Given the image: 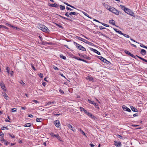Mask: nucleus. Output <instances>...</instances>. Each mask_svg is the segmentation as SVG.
Masks as SVG:
<instances>
[{
  "label": "nucleus",
  "instance_id": "nucleus-1",
  "mask_svg": "<svg viewBox=\"0 0 147 147\" xmlns=\"http://www.w3.org/2000/svg\"><path fill=\"white\" fill-rule=\"evenodd\" d=\"M37 27L42 31L46 33H49L50 32V30L44 25L38 24L37 25Z\"/></svg>",
  "mask_w": 147,
  "mask_h": 147
},
{
  "label": "nucleus",
  "instance_id": "nucleus-2",
  "mask_svg": "<svg viewBox=\"0 0 147 147\" xmlns=\"http://www.w3.org/2000/svg\"><path fill=\"white\" fill-rule=\"evenodd\" d=\"M74 44L76 46V48L78 49L84 51H86V49L82 46L79 45L76 42H74Z\"/></svg>",
  "mask_w": 147,
  "mask_h": 147
},
{
  "label": "nucleus",
  "instance_id": "nucleus-3",
  "mask_svg": "<svg viewBox=\"0 0 147 147\" xmlns=\"http://www.w3.org/2000/svg\"><path fill=\"white\" fill-rule=\"evenodd\" d=\"M125 12L131 16H134V13L129 8H126V9L125 11Z\"/></svg>",
  "mask_w": 147,
  "mask_h": 147
},
{
  "label": "nucleus",
  "instance_id": "nucleus-4",
  "mask_svg": "<svg viewBox=\"0 0 147 147\" xmlns=\"http://www.w3.org/2000/svg\"><path fill=\"white\" fill-rule=\"evenodd\" d=\"M98 58L103 62L106 63L107 64H110L111 63L109 61H107L106 59L104 58L102 56H99Z\"/></svg>",
  "mask_w": 147,
  "mask_h": 147
},
{
  "label": "nucleus",
  "instance_id": "nucleus-5",
  "mask_svg": "<svg viewBox=\"0 0 147 147\" xmlns=\"http://www.w3.org/2000/svg\"><path fill=\"white\" fill-rule=\"evenodd\" d=\"M38 42L39 44L42 45L43 44V42L42 40V38L41 36H38Z\"/></svg>",
  "mask_w": 147,
  "mask_h": 147
},
{
  "label": "nucleus",
  "instance_id": "nucleus-6",
  "mask_svg": "<svg viewBox=\"0 0 147 147\" xmlns=\"http://www.w3.org/2000/svg\"><path fill=\"white\" fill-rule=\"evenodd\" d=\"M67 125L68 128H69L71 130L73 131L74 132H75L76 131V129L74 127L72 126V125L70 124H67Z\"/></svg>",
  "mask_w": 147,
  "mask_h": 147
},
{
  "label": "nucleus",
  "instance_id": "nucleus-7",
  "mask_svg": "<svg viewBox=\"0 0 147 147\" xmlns=\"http://www.w3.org/2000/svg\"><path fill=\"white\" fill-rule=\"evenodd\" d=\"M54 123L56 127L59 128V127L60 126V123L59 120H55L54 122Z\"/></svg>",
  "mask_w": 147,
  "mask_h": 147
},
{
  "label": "nucleus",
  "instance_id": "nucleus-8",
  "mask_svg": "<svg viewBox=\"0 0 147 147\" xmlns=\"http://www.w3.org/2000/svg\"><path fill=\"white\" fill-rule=\"evenodd\" d=\"M124 52L125 54H126L130 56H131L133 58H134L136 59V56L134 55L133 54H131L130 52L129 51H127V50H125L124 51Z\"/></svg>",
  "mask_w": 147,
  "mask_h": 147
},
{
  "label": "nucleus",
  "instance_id": "nucleus-9",
  "mask_svg": "<svg viewBox=\"0 0 147 147\" xmlns=\"http://www.w3.org/2000/svg\"><path fill=\"white\" fill-rule=\"evenodd\" d=\"M112 8L113 9V10L112 9V12L117 15H119V13H120V12H119V11L117 10L115 8Z\"/></svg>",
  "mask_w": 147,
  "mask_h": 147
},
{
  "label": "nucleus",
  "instance_id": "nucleus-10",
  "mask_svg": "<svg viewBox=\"0 0 147 147\" xmlns=\"http://www.w3.org/2000/svg\"><path fill=\"white\" fill-rule=\"evenodd\" d=\"M122 107L124 111H128L129 112H131V110L125 105H123Z\"/></svg>",
  "mask_w": 147,
  "mask_h": 147
},
{
  "label": "nucleus",
  "instance_id": "nucleus-11",
  "mask_svg": "<svg viewBox=\"0 0 147 147\" xmlns=\"http://www.w3.org/2000/svg\"><path fill=\"white\" fill-rule=\"evenodd\" d=\"M48 5L50 7H57L58 6H59V5L57 4L56 3H55L54 4H53L49 3L48 4Z\"/></svg>",
  "mask_w": 147,
  "mask_h": 147
},
{
  "label": "nucleus",
  "instance_id": "nucleus-12",
  "mask_svg": "<svg viewBox=\"0 0 147 147\" xmlns=\"http://www.w3.org/2000/svg\"><path fill=\"white\" fill-rule=\"evenodd\" d=\"M90 50L91 51H93L94 52H95V53H96L98 55H100V52H98L97 50H96L95 49H94L92 48H90Z\"/></svg>",
  "mask_w": 147,
  "mask_h": 147
},
{
  "label": "nucleus",
  "instance_id": "nucleus-13",
  "mask_svg": "<svg viewBox=\"0 0 147 147\" xmlns=\"http://www.w3.org/2000/svg\"><path fill=\"white\" fill-rule=\"evenodd\" d=\"M114 144L116 146L118 147L121 146V142H120L115 141L114 142Z\"/></svg>",
  "mask_w": 147,
  "mask_h": 147
},
{
  "label": "nucleus",
  "instance_id": "nucleus-14",
  "mask_svg": "<svg viewBox=\"0 0 147 147\" xmlns=\"http://www.w3.org/2000/svg\"><path fill=\"white\" fill-rule=\"evenodd\" d=\"M80 57L82 58H83L84 59H86L88 60H90V58L89 57H87L86 55H81L80 56Z\"/></svg>",
  "mask_w": 147,
  "mask_h": 147
},
{
  "label": "nucleus",
  "instance_id": "nucleus-15",
  "mask_svg": "<svg viewBox=\"0 0 147 147\" xmlns=\"http://www.w3.org/2000/svg\"><path fill=\"white\" fill-rule=\"evenodd\" d=\"M130 108L132 111L135 112H138V110L137 109L134 107L133 106H131L130 107Z\"/></svg>",
  "mask_w": 147,
  "mask_h": 147
},
{
  "label": "nucleus",
  "instance_id": "nucleus-16",
  "mask_svg": "<svg viewBox=\"0 0 147 147\" xmlns=\"http://www.w3.org/2000/svg\"><path fill=\"white\" fill-rule=\"evenodd\" d=\"M113 29H114V30L115 31V32L118 33L119 34H120L121 35L122 34V33L121 31L117 29L114 28Z\"/></svg>",
  "mask_w": 147,
  "mask_h": 147
},
{
  "label": "nucleus",
  "instance_id": "nucleus-17",
  "mask_svg": "<svg viewBox=\"0 0 147 147\" xmlns=\"http://www.w3.org/2000/svg\"><path fill=\"white\" fill-rule=\"evenodd\" d=\"M78 14V13H76L74 12H71L69 13V15L71 16L72 15H77Z\"/></svg>",
  "mask_w": 147,
  "mask_h": 147
},
{
  "label": "nucleus",
  "instance_id": "nucleus-18",
  "mask_svg": "<svg viewBox=\"0 0 147 147\" xmlns=\"http://www.w3.org/2000/svg\"><path fill=\"white\" fill-rule=\"evenodd\" d=\"M140 53L142 55H144L146 54V51L144 49H142L141 50Z\"/></svg>",
  "mask_w": 147,
  "mask_h": 147
},
{
  "label": "nucleus",
  "instance_id": "nucleus-19",
  "mask_svg": "<svg viewBox=\"0 0 147 147\" xmlns=\"http://www.w3.org/2000/svg\"><path fill=\"white\" fill-rule=\"evenodd\" d=\"M136 57H138L141 60H142V61L147 63V60L145 59H144L143 58L141 57H140L138 55H136Z\"/></svg>",
  "mask_w": 147,
  "mask_h": 147
},
{
  "label": "nucleus",
  "instance_id": "nucleus-20",
  "mask_svg": "<svg viewBox=\"0 0 147 147\" xmlns=\"http://www.w3.org/2000/svg\"><path fill=\"white\" fill-rule=\"evenodd\" d=\"M59 16L61 18H62L63 19L67 20H68V21H72L70 19H69V18H65V17H64L62 16H61V15H59Z\"/></svg>",
  "mask_w": 147,
  "mask_h": 147
},
{
  "label": "nucleus",
  "instance_id": "nucleus-21",
  "mask_svg": "<svg viewBox=\"0 0 147 147\" xmlns=\"http://www.w3.org/2000/svg\"><path fill=\"white\" fill-rule=\"evenodd\" d=\"M85 113L90 117L91 116H92V114L88 112L87 111H85Z\"/></svg>",
  "mask_w": 147,
  "mask_h": 147
},
{
  "label": "nucleus",
  "instance_id": "nucleus-22",
  "mask_svg": "<svg viewBox=\"0 0 147 147\" xmlns=\"http://www.w3.org/2000/svg\"><path fill=\"white\" fill-rule=\"evenodd\" d=\"M109 23L112 24L113 25H115V21L113 20H109Z\"/></svg>",
  "mask_w": 147,
  "mask_h": 147
},
{
  "label": "nucleus",
  "instance_id": "nucleus-23",
  "mask_svg": "<svg viewBox=\"0 0 147 147\" xmlns=\"http://www.w3.org/2000/svg\"><path fill=\"white\" fill-rule=\"evenodd\" d=\"M120 7H121V8L124 11H125V10L126 9V8L123 5H120Z\"/></svg>",
  "mask_w": 147,
  "mask_h": 147
},
{
  "label": "nucleus",
  "instance_id": "nucleus-24",
  "mask_svg": "<svg viewBox=\"0 0 147 147\" xmlns=\"http://www.w3.org/2000/svg\"><path fill=\"white\" fill-rule=\"evenodd\" d=\"M86 79L88 80L91 81H93V79L92 77H90L89 76H88V77L86 78Z\"/></svg>",
  "mask_w": 147,
  "mask_h": 147
},
{
  "label": "nucleus",
  "instance_id": "nucleus-25",
  "mask_svg": "<svg viewBox=\"0 0 147 147\" xmlns=\"http://www.w3.org/2000/svg\"><path fill=\"white\" fill-rule=\"evenodd\" d=\"M1 88L3 90V91L5 92L6 91V89L5 88V85L3 86H1Z\"/></svg>",
  "mask_w": 147,
  "mask_h": 147
},
{
  "label": "nucleus",
  "instance_id": "nucleus-26",
  "mask_svg": "<svg viewBox=\"0 0 147 147\" xmlns=\"http://www.w3.org/2000/svg\"><path fill=\"white\" fill-rule=\"evenodd\" d=\"M59 56L61 58L63 59L64 60H65L66 59V57L64 56L62 54H60Z\"/></svg>",
  "mask_w": 147,
  "mask_h": 147
},
{
  "label": "nucleus",
  "instance_id": "nucleus-27",
  "mask_svg": "<svg viewBox=\"0 0 147 147\" xmlns=\"http://www.w3.org/2000/svg\"><path fill=\"white\" fill-rule=\"evenodd\" d=\"M90 117H91L92 119L94 120H96V121L97 120V119H98L97 118H96V117L95 116H94L92 115V116H91Z\"/></svg>",
  "mask_w": 147,
  "mask_h": 147
},
{
  "label": "nucleus",
  "instance_id": "nucleus-28",
  "mask_svg": "<svg viewBox=\"0 0 147 147\" xmlns=\"http://www.w3.org/2000/svg\"><path fill=\"white\" fill-rule=\"evenodd\" d=\"M59 7L61 10H63L65 9V6L62 5H59Z\"/></svg>",
  "mask_w": 147,
  "mask_h": 147
},
{
  "label": "nucleus",
  "instance_id": "nucleus-29",
  "mask_svg": "<svg viewBox=\"0 0 147 147\" xmlns=\"http://www.w3.org/2000/svg\"><path fill=\"white\" fill-rule=\"evenodd\" d=\"M104 5L106 7V8L108 10L109 9V8L110 7V6L108 4H105Z\"/></svg>",
  "mask_w": 147,
  "mask_h": 147
},
{
  "label": "nucleus",
  "instance_id": "nucleus-30",
  "mask_svg": "<svg viewBox=\"0 0 147 147\" xmlns=\"http://www.w3.org/2000/svg\"><path fill=\"white\" fill-rule=\"evenodd\" d=\"M31 124L30 123H27L24 125V126L25 127H30L31 126Z\"/></svg>",
  "mask_w": 147,
  "mask_h": 147
},
{
  "label": "nucleus",
  "instance_id": "nucleus-31",
  "mask_svg": "<svg viewBox=\"0 0 147 147\" xmlns=\"http://www.w3.org/2000/svg\"><path fill=\"white\" fill-rule=\"evenodd\" d=\"M55 24L57 26L59 27V28L63 29V27L59 23V24L57 23H55Z\"/></svg>",
  "mask_w": 147,
  "mask_h": 147
},
{
  "label": "nucleus",
  "instance_id": "nucleus-32",
  "mask_svg": "<svg viewBox=\"0 0 147 147\" xmlns=\"http://www.w3.org/2000/svg\"><path fill=\"white\" fill-rule=\"evenodd\" d=\"M3 96L6 99H7V98L8 97V96L7 95V94H6V93L5 92H4V93H3Z\"/></svg>",
  "mask_w": 147,
  "mask_h": 147
},
{
  "label": "nucleus",
  "instance_id": "nucleus-33",
  "mask_svg": "<svg viewBox=\"0 0 147 147\" xmlns=\"http://www.w3.org/2000/svg\"><path fill=\"white\" fill-rule=\"evenodd\" d=\"M6 71L7 72V73L8 74H9V67L7 66L6 67Z\"/></svg>",
  "mask_w": 147,
  "mask_h": 147
},
{
  "label": "nucleus",
  "instance_id": "nucleus-34",
  "mask_svg": "<svg viewBox=\"0 0 147 147\" xmlns=\"http://www.w3.org/2000/svg\"><path fill=\"white\" fill-rule=\"evenodd\" d=\"M37 75H38L39 76V77L40 78H42L43 76V74H41L40 73H38Z\"/></svg>",
  "mask_w": 147,
  "mask_h": 147
},
{
  "label": "nucleus",
  "instance_id": "nucleus-35",
  "mask_svg": "<svg viewBox=\"0 0 147 147\" xmlns=\"http://www.w3.org/2000/svg\"><path fill=\"white\" fill-rule=\"evenodd\" d=\"M95 107L98 109H99V107H98V105L96 103L94 102L92 104Z\"/></svg>",
  "mask_w": 147,
  "mask_h": 147
},
{
  "label": "nucleus",
  "instance_id": "nucleus-36",
  "mask_svg": "<svg viewBox=\"0 0 147 147\" xmlns=\"http://www.w3.org/2000/svg\"><path fill=\"white\" fill-rule=\"evenodd\" d=\"M80 131L81 133V134L84 136H85L86 137H87L86 136V135L85 134V133L83 131H82V130H81V129L80 130Z\"/></svg>",
  "mask_w": 147,
  "mask_h": 147
},
{
  "label": "nucleus",
  "instance_id": "nucleus-37",
  "mask_svg": "<svg viewBox=\"0 0 147 147\" xmlns=\"http://www.w3.org/2000/svg\"><path fill=\"white\" fill-rule=\"evenodd\" d=\"M55 103V102L54 101L51 102V101H49L48 102V103L47 104V105H51V104H54Z\"/></svg>",
  "mask_w": 147,
  "mask_h": 147
},
{
  "label": "nucleus",
  "instance_id": "nucleus-38",
  "mask_svg": "<svg viewBox=\"0 0 147 147\" xmlns=\"http://www.w3.org/2000/svg\"><path fill=\"white\" fill-rule=\"evenodd\" d=\"M69 13L68 12H67L65 13V16H66L68 18L69 17L70 18H71V17L70 16H69Z\"/></svg>",
  "mask_w": 147,
  "mask_h": 147
},
{
  "label": "nucleus",
  "instance_id": "nucleus-39",
  "mask_svg": "<svg viewBox=\"0 0 147 147\" xmlns=\"http://www.w3.org/2000/svg\"><path fill=\"white\" fill-rule=\"evenodd\" d=\"M86 43L88 45H90L93 46L94 45V44L90 42H89L88 41H86Z\"/></svg>",
  "mask_w": 147,
  "mask_h": 147
},
{
  "label": "nucleus",
  "instance_id": "nucleus-40",
  "mask_svg": "<svg viewBox=\"0 0 147 147\" xmlns=\"http://www.w3.org/2000/svg\"><path fill=\"white\" fill-rule=\"evenodd\" d=\"M8 134L12 138H15V136L13 134H11L10 133H8Z\"/></svg>",
  "mask_w": 147,
  "mask_h": 147
},
{
  "label": "nucleus",
  "instance_id": "nucleus-41",
  "mask_svg": "<svg viewBox=\"0 0 147 147\" xmlns=\"http://www.w3.org/2000/svg\"><path fill=\"white\" fill-rule=\"evenodd\" d=\"M122 35H123L126 38H129L130 37V36L129 35L123 33H122Z\"/></svg>",
  "mask_w": 147,
  "mask_h": 147
},
{
  "label": "nucleus",
  "instance_id": "nucleus-42",
  "mask_svg": "<svg viewBox=\"0 0 147 147\" xmlns=\"http://www.w3.org/2000/svg\"><path fill=\"white\" fill-rule=\"evenodd\" d=\"M80 40L83 42H84L85 43H86V41H88L86 40L85 39H84L83 38H81Z\"/></svg>",
  "mask_w": 147,
  "mask_h": 147
},
{
  "label": "nucleus",
  "instance_id": "nucleus-43",
  "mask_svg": "<svg viewBox=\"0 0 147 147\" xmlns=\"http://www.w3.org/2000/svg\"><path fill=\"white\" fill-rule=\"evenodd\" d=\"M43 120V119L42 118H37V122H42Z\"/></svg>",
  "mask_w": 147,
  "mask_h": 147
},
{
  "label": "nucleus",
  "instance_id": "nucleus-44",
  "mask_svg": "<svg viewBox=\"0 0 147 147\" xmlns=\"http://www.w3.org/2000/svg\"><path fill=\"white\" fill-rule=\"evenodd\" d=\"M1 129L2 130H4L5 129H8V128L6 127L3 126L1 127Z\"/></svg>",
  "mask_w": 147,
  "mask_h": 147
},
{
  "label": "nucleus",
  "instance_id": "nucleus-45",
  "mask_svg": "<svg viewBox=\"0 0 147 147\" xmlns=\"http://www.w3.org/2000/svg\"><path fill=\"white\" fill-rule=\"evenodd\" d=\"M74 58L77 60H80V61H82V59L80 58L79 57H74Z\"/></svg>",
  "mask_w": 147,
  "mask_h": 147
},
{
  "label": "nucleus",
  "instance_id": "nucleus-46",
  "mask_svg": "<svg viewBox=\"0 0 147 147\" xmlns=\"http://www.w3.org/2000/svg\"><path fill=\"white\" fill-rule=\"evenodd\" d=\"M80 108L81 111H83L84 112L85 111H86V110L84 108L82 107H80Z\"/></svg>",
  "mask_w": 147,
  "mask_h": 147
},
{
  "label": "nucleus",
  "instance_id": "nucleus-47",
  "mask_svg": "<svg viewBox=\"0 0 147 147\" xmlns=\"http://www.w3.org/2000/svg\"><path fill=\"white\" fill-rule=\"evenodd\" d=\"M20 84H21L22 85H24L25 84L24 83V82H23V81L22 80H21L20 82Z\"/></svg>",
  "mask_w": 147,
  "mask_h": 147
},
{
  "label": "nucleus",
  "instance_id": "nucleus-48",
  "mask_svg": "<svg viewBox=\"0 0 147 147\" xmlns=\"http://www.w3.org/2000/svg\"><path fill=\"white\" fill-rule=\"evenodd\" d=\"M59 92L61 94H64V92L61 89H59Z\"/></svg>",
  "mask_w": 147,
  "mask_h": 147
},
{
  "label": "nucleus",
  "instance_id": "nucleus-49",
  "mask_svg": "<svg viewBox=\"0 0 147 147\" xmlns=\"http://www.w3.org/2000/svg\"><path fill=\"white\" fill-rule=\"evenodd\" d=\"M99 28H100V30H102V29H106V28H105L104 27H103L102 26H99Z\"/></svg>",
  "mask_w": 147,
  "mask_h": 147
},
{
  "label": "nucleus",
  "instance_id": "nucleus-50",
  "mask_svg": "<svg viewBox=\"0 0 147 147\" xmlns=\"http://www.w3.org/2000/svg\"><path fill=\"white\" fill-rule=\"evenodd\" d=\"M0 28H7L3 25H0Z\"/></svg>",
  "mask_w": 147,
  "mask_h": 147
},
{
  "label": "nucleus",
  "instance_id": "nucleus-51",
  "mask_svg": "<svg viewBox=\"0 0 147 147\" xmlns=\"http://www.w3.org/2000/svg\"><path fill=\"white\" fill-rule=\"evenodd\" d=\"M114 8L113 7H111V6H110L109 8V10L110 11H111L112 12V9L113 10V8Z\"/></svg>",
  "mask_w": 147,
  "mask_h": 147
},
{
  "label": "nucleus",
  "instance_id": "nucleus-52",
  "mask_svg": "<svg viewBox=\"0 0 147 147\" xmlns=\"http://www.w3.org/2000/svg\"><path fill=\"white\" fill-rule=\"evenodd\" d=\"M17 110V109L16 108H13L12 109V112H14L15 111H16Z\"/></svg>",
  "mask_w": 147,
  "mask_h": 147
},
{
  "label": "nucleus",
  "instance_id": "nucleus-53",
  "mask_svg": "<svg viewBox=\"0 0 147 147\" xmlns=\"http://www.w3.org/2000/svg\"><path fill=\"white\" fill-rule=\"evenodd\" d=\"M4 136V134L2 132H0V137H3Z\"/></svg>",
  "mask_w": 147,
  "mask_h": 147
},
{
  "label": "nucleus",
  "instance_id": "nucleus-54",
  "mask_svg": "<svg viewBox=\"0 0 147 147\" xmlns=\"http://www.w3.org/2000/svg\"><path fill=\"white\" fill-rule=\"evenodd\" d=\"M88 101H89V103L91 104H93L94 102L93 101H92L91 100H88Z\"/></svg>",
  "mask_w": 147,
  "mask_h": 147
},
{
  "label": "nucleus",
  "instance_id": "nucleus-55",
  "mask_svg": "<svg viewBox=\"0 0 147 147\" xmlns=\"http://www.w3.org/2000/svg\"><path fill=\"white\" fill-rule=\"evenodd\" d=\"M83 13H84V14L86 16L88 17L89 18H91L90 17H89V15L87 13H85V12H84Z\"/></svg>",
  "mask_w": 147,
  "mask_h": 147
},
{
  "label": "nucleus",
  "instance_id": "nucleus-56",
  "mask_svg": "<svg viewBox=\"0 0 147 147\" xmlns=\"http://www.w3.org/2000/svg\"><path fill=\"white\" fill-rule=\"evenodd\" d=\"M1 141L2 142H6V140L4 139L3 138H1Z\"/></svg>",
  "mask_w": 147,
  "mask_h": 147
},
{
  "label": "nucleus",
  "instance_id": "nucleus-57",
  "mask_svg": "<svg viewBox=\"0 0 147 147\" xmlns=\"http://www.w3.org/2000/svg\"><path fill=\"white\" fill-rule=\"evenodd\" d=\"M66 9H67L68 10H70V11H72L73 9L71 8L68 7H66Z\"/></svg>",
  "mask_w": 147,
  "mask_h": 147
},
{
  "label": "nucleus",
  "instance_id": "nucleus-58",
  "mask_svg": "<svg viewBox=\"0 0 147 147\" xmlns=\"http://www.w3.org/2000/svg\"><path fill=\"white\" fill-rule=\"evenodd\" d=\"M4 85V84L3 82L1 81L0 82V86H3Z\"/></svg>",
  "mask_w": 147,
  "mask_h": 147
},
{
  "label": "nucleus",
  "instance_id": "nucleus-59",
  "mask_svg": "<svg viewBox=\"0 0 147 147\" xmlns=\"http://www.w3.org/2000/svg\"><path fill=\"white\" fill-rule=\"evenodd\" d=\"M50 135L52 137H54V135H55V134L53 132H51L50 134Z\"/></svg>",
  "mask_w": 147,
  "mask_h": 147
},
{
  "label": "nucleus",
  "instance_id": "nucleus-60",
  "mask_svg": "<svg viewBox=\"0 0 147 147\" xmlns=\"http://www.w3.org/2000/svg\"><path fill=\"white\" fill-rule=\"evenodd\" d=\"M53 69H55V70H59V69H58V67H57L56 66H54L53 67Z\"/></svg>",
  "mask_w": 147,
  "mask_h": 147
},
{
  "label": "nucleus",
  "instance_id": "nucleus-61",
  "mask_svg": "<svg viewBox=\"0 0 147 147\" xmlns=\"http://www.w3.org/2000/svg\"><path fill=\"white\" fill-rule=\"evenodd\" d=\"M31 66L32 68L34 70H36V69L34 67V65L33 64H31Z\"/></svg>",
  "mask_w": 147,
  "mask_h": 147
},
{
  "label": "nucleus",
  "instance_id": "nucleus-62",
  "mask_svg": "<svg viewBox=\"0 0 147 147\" xmlns=\"http://www.w3.org/2000/svg\"><path fill=\"white\" fill-rule=\"evenodd\" d=\"M140 46L142 47H143L145 48V47H146V46H145L143 44H141L140 45Z\"/></svg>",
  "mask_w": 147,
  "mask_h": 147
},
{
  "label": "nucleus",
  "instance_id": "nucleus-63",
  "mask_svg": "<svg viewBox=\"0 0 147 147\" xmlns=\"http://www.w3.org/2000/svg\"><path fill=\"white\" fill-rule=\"evenodd\" d=\"M6 25H7V26H9V27H13V26H12V25L9 24H8V23H7L6 24Z\"/></svg>",
  "mask_w": 147,
  "mask_h": 147
},
{
  "label": "nucleus",
  "instance_id": "nucleus-64",
  "mask_svg": "<svg viewBox=\"0 0 147 147\" xmlns=\"http://www.w3.org/2000/svg\"><path fill=\"white\" fill-rule=\"evenodd\" d=\"M117 136L118 138H122V137L121 136V135H117Z\"/></svg>",
  "mask_w": 147,
  "mask_h": 147
}]
</instances>
